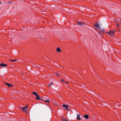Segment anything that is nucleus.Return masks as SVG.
I'll list each match as a JSON object with an SVG mask.
<instances>
[{
    "instance_id": "nucleus-1",
    "label": "nucleus",
    "mask_w": 121,
    "mask_h": 121,
    "mask_svg": "<svg viewBox=\"0 0 121 121\" xmlns=\"http://www.w3.org/2000/svg\"><path fill=\"white\" fill-rule=\"evenodd\" d=\"M48 98L47 96H45L43 97V100L44 102L48 103L49 102V100L47 99Z\"/></svg>"
},
{
    "instance_id": "nucleus-2",
    "label": "nucleus",
    "mask_w": 121,
    "mask_h": 121,
    "mask_svg": "<svg viewBox=\"0 0 121 121\" xmlns=\"http://www.w3.org/2000/svg\"><path fill=\"white\" fill-rule=\"evenodd\" d=\"M115 32V30H111L109 32L107 33L112 36H113L112 35Z\"/></svg>"
},
{
    "instance_id": "nucleus-3",
    "label": "nucleus",
    "mask_w": 121,
    "mask_h": 121,
    "mask_svg": "<svg viewBox=\"0 0 121 121\" xmlns=\"http://www.w3.org/2000/svg\"><path fill=\"white\" fill-rule=\"evenodd\" d=\"M4 83L5 85L7 86H9V87H10V86H13L11 85L9 83H7L6 82H4Z\"/></svg>"
},
{
    "instance_id": "nucleus-4",
    "label": "nucleus",
    "mask_w": 121,
    "mask_h": 121,
    "mask_svg": "<svg viewBox=\"0 0 121 121\" xmlns=\"http://www.w3.org/2000/svg\"><path fill=\"white\" fill-rule=\"evenodd\" d=\"M7 66V65L2 63L0 64V66L1 67H6Z\"/></svg>"
},
{
    "instance_id": "nucleus-5",
    "label": "nucleus",
    "mask_w": 121,
    "mask_h": 121,
    "mask_svg": "<svg viewBox=\"0 0 121 121\" xmlns=\"http://www.w3.org/2000/svg\"><path fill=\"white\" fill-rule=\"evenodd\" d=\"M28 106V105H27L26 107H24V108H23V111H24L25 112H26V111L27 110V107Z\"/></svg>"
},
{
    "instance_id": "nucleus-6",
    "label": "nucleus",
    "mask_w": 121,
    "mask_h": 121,
    "mask_svg": "<svg viewBox=\"0 0 121 121\" xmlns=\"http://www.w3.org/2000/svg\"><path fill=\"white\" fill-rule=\"evenodd\" d=\"M36 99L39 100H41V99H40V97H39V96L38 95H37L36 96Z\"/></svg>"
},
{
    "instance_id": "nucleus-7",
    "label": "nucleus",
    "mask_w": 121,
    "mask_h": 121,
    "mask_svg": "<svg viewBox=\"0 0 121 121\" xmlns=\"http://www.w3.org/2000/svg\"><path fill=\"white\" fill-rule=\"evenodd\" d=\"M84 118L86 119H88L89 115H84Z\"/></svg>"
},
{
    "instance_id": "nucleus-8",
    "label": "nucleus",
    "mask_w": 121,
    "mask_h": 121,
    "mask_svg": "<svg viewBox=\"0 0 121 121\" xmlns=\"http://www.w3.org/2000/svg\"><path fill=\"white\" fill-rule=\"evenodd\" d=\"M94 26L96 27L97 28H98L99 29H100V27H99V25L98 23L96 24V25H95Z\"/></svg>"
},
{
    "instance_id": "nucleus-9",
    "label": "nucleus",
    "mask_w": 121,
    "mask_h": 121,
    "mask_svg": "<svg viewBox=\"0 0 121 121\" xmlns=\"http://www.w3.org/2000/svg\"><path fill=\"white\" fill-rule=\"evenodd\" d=\"M63 107H65V108L67 109L68 108L69 106H68V105H65L64 104L63 105Z\"/></svg>"
},
{
    "instance_id": "nucleus-10",
    "label": "nucleus",
    "mask_w": 121,
    "mask_h": 121,
    "mask_svg": "<svg viewBox=\"0 0 121 121\" xmlns=\"http://www.w3.org/2000/svg\"><path fill=\"white\" fill-rule=\"evenodd\" d=\"M80 115L78 114L77 117V120H80L81 119V118H80Z\"/></svg>"
},
{
    "instance_id": "nucleus-11",
    "label": "nucleus",
    "mask_w": 121,
    "mask_h": 121,
    "mask_svg": "<svg viewBox=\"0 0 121 121\" xmlns=\"http://www.w3.org/2000/svg\"><path fill=\"white\" fill-rule=\"evenodd\" d=\"M56 51L59 52H61V50L59 47H58L57 48Z\"/></svg>"
},
{
    "instance_id": "nucleus-12",
    "label": "nucleus",
    "mask_w": 121,
    "mask_h": 121,
    "mask_svg": "<svg viewBox=\"0 0 121 121\" xmlns=\"http://www.w3.org/2000/svg\"><path fill=\"white\" fill-rule=\"evenodd\" d=\"M78 25L81 26H82L83 25V24L80 22H78Z\"/></svg>"
},
{
    "instance_id": "nucleus-13",
    "label": "nucleus",
    "mask_w": 121,
    "mask_h": 121,
    "mask_svg": "<svg viewBox=\"0 0 121 121\" xmlns=\"http://www.w3.org/2000/svg\"><path fill=\"white\" fill-rule=\"evenodd\" d=\"M33 94L36 96L37 95H38L37 93L34 91L33 92Z\"/></svg>"
},
{
    "instance_id": "nucleus-14",
    "label": "nucleus",
    "mask_w": 121,
    "mask_h": 121,
    "mask_svg": "<svg viewBox=\"0 0 121 121\" xmlns=\"http://www.w3.org/2000/svg\"><path fill=\"white\" fill-rule=\"evenodd\" d=\"M53 82H50V84L48 85V86H51Z\"/></svg>"
},
{
    "instance_id": "nucleus-15",
    "label": "nucleus",
    "mask_w": 121,
    "mask_h": 121,
    "mask_svg": "<svg viewBox=\"0 0 121 121\" xmlns=\"http://www.w3.org/2000/svg\"><path fill=\"white\" fill-rule=\"evenodd\" d=\"M56 75L57 76L59 77V74L58 73H56Z\"/></svg>"
},
{
    "instance_id": "nucleus-16",
    "label": "nucleus",
    "mask_w": 121,
    "mask_h": 121,
    "mask_svg": "<svg viewBox=\"0 0 121 121\" xmlns=\"http://www.w3.org/2000/svg\"><path fill=\"white\" fill-rule=\"evenodd\" d=\"M9 60L10 61H12L13 62H14L15 61V60Z\"/></svg>"
},
{
    "instance_id": "nucleus-17",
    "label": "nucleus",
    "mask_w": 121,
    "mask_h": 121,
    "mask_svg": "<svg viewBox=\"0 0 121 121\" xmlns=\"http://www.w3.org/2000/svg\"><path fill=\"white\" fill-rule=\"evenodd\" d=\"M63 121H68L65 119H64L63 120Z\"/></svg>"
},
{
    "instance_id": "nucleus-18",
    "label": "nucleus",
    "mask_w": 121,
    "mask_h": 121,
    "mask_svg": "<svg viewBox=\"0 0 121 121\" xmlns=\"http://www.w3.org/2000/svg\"><path fill=\"white\" fill-rule=\"evenodd\" d=\"M61 81L62 82H64V79H61Z\"/></svg>"
},
{
    "instance_id": "nucleus-19",
    "label": "nucleus",
    "mask_w": 121,
    "mask_h": 121,
    "mask_svg": "<svg viewBox=\"0 0 121 121\" xmlns=\"http://www.w3.org/2000/svg\"><path fill=\"white\" fill-rule=\"evenodd\" d=\"M65 82L66 83V84H67L69 83V82L68 81H67V82Z\"/></svg>"
},
{
    "instance_id": "nucleus-20",
    "label": "nucleus",
    "mask_w": 121,
    "mask_h": 121,
    "mask_svg": "<svg viewBox=\"0 0 121 121\" xmlns=\"http://www.w3.org/2000/svg\"><path fill=\"white\" fill-rule=\"evenodd\" d=\"M20 108H22V110H23V108H24V107H20Z\"/></svg>"
},
{
    "instance_id": "nucleus-21",
    "label": "nucleus",
    "mask_w": 121,
    "mask_h": 121,
    "mask_svg": "<svg viewBox=\"0 0 121 121\" xmlns=\"http://www.w3.org/2000/svg\"><path fill=\"white\" fill-rule=\"evenodd\" d=\"M117 26L118 27H119V25L118 24H117Z\"/></svg>"
},
{
    "instance_id": "nucleus-22",
    "label": "nucleus",
    "mask_w": 121,
    "mask_h": 121,
    "mask_svg": "<svg viewBox=\"0 0 121 121\" xmlns=\"http://www.w3.org/2000/svg\"><path fill=\"white\" fill-rule=\"evenodd\" d=\"M102 30V31L103 32H104V30L103 29L102 30Z\"/></svg>"
},
{
    "instance_id": "nucleus-23",
    "label": "nucleus",
    "mask_w": 121,
    "mask_h": 121,
    "mask_svg": "<svg viewBox=\"0 0 121 121\" xmlns=\"http://www.w3.org/2000/svg\"><path fill=\"white\" fill-rule=\"evenodd\" d=\"M15 60V61H17V60Z\"/></svg>"
},
{
    "instance_id": "nucleus-24",
    "label": "nucleus",
    "mask_w": 121,
    "mask_h": 121,
    "mask_svg": "<svg viewBox=\"0 0 121 121\" xmlns=\"http://www.w3.org/2000/svg\"><path fill=\"white\" fill-rule=\"evenodd\" d=\"M37 67H38V68H39V66H37Z\"/></svg>"
},
{
    "instance_id": "nucleus-25",
    "label": "nucleus",
    "mask_w": 121,
    "mask_h": 121,
    "mask_svg": "<svg viewBox=\"0 0 121 121\" xmlns=\"http://www.w3.org/2000/svg\"><path fill=\"white\" fill-rule=\"evenodd\" d=\"M1 2H0V4H1Z\"/></svg>"
}]
</instances>
